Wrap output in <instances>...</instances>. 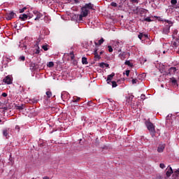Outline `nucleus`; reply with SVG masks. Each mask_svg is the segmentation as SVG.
<instances>
[{
    "instance_id": "ea45409f",
    "label": "nucleus",
    "mask_w": 179,
    "mask_h": 179,
    "mask_svg": "<svg viewBox=\"0 0 179 179\" xmlns=\"http://www.w3.org/2000/svg\"><path fill=\"white\" fill-rule=\"evenodd\" d=\"M129 72H130L129 70H127V71H126V73H126V76H129Z\"/></svg>"
},
{
    "instance_id": "dca6fc26",
    "label": "nucleus",
    "mask_w": 179,
    "mask_h": 179,
    "mask_svg": "<svg viewBox=\"0 0 179 179\" xmlns=\"http://www.w3.org/2000/svg\"><path fill=\"white\" fill-rule=\"evenodd\" d=\"M170 82H171L172 85L176 86L177 85V80H176L174 78H170Z\"/></svg>"
},
{
    "instance_id": "c85d7f7f",
    "label": "nucleus",
    "mask_w": 179,
    "mask_h": 179,
    "mask_svg": "<svg viewBox=\"0 0 179 179\" xmlns=\"http://www.w3.org/2000/svg\"><path fill=\"white\" fill-rule=\"evenodd\" d=\"M138 38H139L140 40H142V37H143V34L140 33L139 35L138 36Z\"/></svg>"
},
{
    "instance_id": "f3484780",
    "label": "nucleus",
    "mask_w": 179,
    "mask_h": 179,
    "mask_svg": "<svg viewBox=\"0 0 179 179\" xmlns=\"http://www.w3.org/2000/svg\"><path fill=\"white\" fill-rule=\"evenodd\" d=\"M8 129H4L3 130V136H6V138L8 137Z\"/></svg>"
},
{
    "instance_id": "20e7f679",
    "label": "nucleus",
    "mask_w": 179,
    "mask_h": 179,
    "mask_svg": "<svg viewBox=\"0 0 179 179\" xmlns=\"http://www.w3.org/2000/svg\"><path fill=\"white\" fill-rule=\"evenodd\" d=\"M113 48L118 52H121V43L120 42H115L113 43Z\"/></svg>"
},
{
    "instance_id": "0eeeda50",
    "label": "nucleus",
    "mask_w": 179,
    "mask_h": 179,
    "mask_svg": "<svg viewBox=\"0 0 179 179\" xmlns=\"http://www.w3.org/2000/svg\"><path fill=\"white\" fill-rule=\"evenodd\" d=\"M34 15H35V16H36L35 17V20H39V19H41V17H43V14H41L38 11H34Z\"/></svg>"
},
{
    "instance_id": "2f4dec72",
    "label": "nucleus",
    "mask_w": 179,
    "mask_h": 179,
    "mask_svg": "<svg viewBox=\"0 0 179 179\" xmlns=\"http://www.w3.org/2000/svg\"><path fill=\"white\" fill-rule=\"evenodd\" d=\"M24 10H26V7H24L23 8L20 10V13H23V12H24Z\"/></svg>"
},
{
    "instance_id": "c9c22d12",
    "label": "nucleus",
    "mask_w": 179,
    "mask_h": 179,
    "mask_svg": "<svg viewBox=\"0 0 179 179\" xmlns=\"http://www.w3.org/2000/svg\"><path fill=\"white\" fill-rule=\"evenodd\" d=\"M159 167H160L161 169H164V168L166 167V166L164 165V164H159Z\"/></svg>"
},
{
    "instance_id": "4468645a",
    "label": "nucleus",
    "mask_w": 179,
    "mask_h": 179,
    "mask_svg": "<svg viewBox=\"0 0 179 179\" xmlns=\"http://www.w3.org/2000/svg\"><path fill=\"white\" fill-rule=\"evenodd\" d=\"M82 64H83V65H87L88 62H87V58L83 57L82 58Z\"/></svg>"
},
{
    "instance_id": "4be33fe9",
    "label": "nucleus",
    "mask_w": 179,
    "mask_h": 179,
    "mask_svg": "<svg viewBox=\"0 0 179 179\" xmlns=\"http://www.w3.org/2000/svg\"><path fill=\"white\" fill-rule=\"evenodd\" d=\"M65 94H68L66 92H63L61 94V99L62 100H64V99H65Z\"/></svg>"
},
{
    "instance_id": "6e6552de",
    "label": "nucleus",
    "mask_w": 179,
    "mask_h": 179,
    "mask_svg": "<svg viewBox=\"0 0 179 179\" xmlns=\"http://www.w3.org/2000/svg\"><path fill=\"white\" fill-rule=\"evenodd\" d=\"M114 76H115V73H112L111 74L108 76L106 82L108 85H110V83H111V80H113V78H114Z\"/></svg>"
},
{
    "instance_id": "8fccbe9b",
    "label": "nucleus",
    "mask_w": 179,
    "mask_h": 179,
    "mask_svg": "<svg viewBox=\"0 0 179 179\" xmlns=\"http://www.w3.org/2000/svg\"><path fill=\"white\" fill-rule=\"evenodd\" d=\"M143 36H145V38H148V34H143Z\"/></svg>"
},
{
    "instance_id": "9d476101",
    "label": "nucleus",
    "mask_w": 179,
    "mask_h": 179,
    "mask_svg": "<svg viewBox=\"0 0 179 179\" xmlns=\"http://www.w3.org/2000/svg\"><path fill=\"white\" fill-rule=\"evenodd\" d=\"M164 148H166V145L164 144L159 145L157 148V152H159V153L163 152V150H164Z\"/></svg>"
},
{
    "instance_id": "9b49d317",
    "label": "nucleus",
    "mask_w": 179,
    "mask_h": 179,
    "mask_svg": "<svg viewBox=\"0 0 179 179\" xmlns=\"http://www.w3.org/2000/svg\"><path fill=\"white\" fill-rule=\"evenodd\" d=\"M83 8H85L89 11L90 9H93V4L92 3H86Z\"/></svg>"
},
{
    "instance_id": "c03bdc74",
    "label": "nucleus",
    "mask_w": 179,
    "mask_h": 179,
    "mask_svg": "<svg viewBox=\"0 0 179 179\" xmlns=\"http://www.w3.org/2000/svg\"><path fill=\"white\" fill-rule=\"evenodd\" d=\"M131 2H134V3H138V0H131Z\"/></svg>"
},
{
    "instance_id": "a211bd4d",
    "label": "nucleus",
    "mask_w": 179,
    "mask_h": 179,
    "mask_svg": "<svg viewBox=\"0 0 179 179\" xmlns=\"http://www.w3.org/2000/svg\"><path fill=\"white\" fill-rule=\"evenodd\" d=\"M119 57L120 58V59H125V52L120 53L119 55Z\"/></svg>"
},
{
    "instance_id": "412c9836",
    "label": "nucleus",
    "mask_w": 179,
    "mask_h": 179,
    "mask_svg": "<svg viewBox=\"0 0 179 179\" xmlns=\"http://www.w3.org/2000/svg\"><path fill=\"white\" fill-rule=\"evenodd\" d=\"M110 83L112 84V87H117V86H118V85L117 84V82L115 81H110Z\"/></svg>"
},
{
    "instance_id": "b1692460",
    "label": "nucleus",
    "mask_w": 179,
    "mask_h": 179,
    "mask_svg": "<svg viewBox=\"0 0 179 179\" xmlns=\"http://www.w3.org/2000/svg\"><path fill=\"white\" fill-rule=\"evenodd\" d=\"M124 64L128 65V66H132V63H131V62H129V61H126L124 62Z\"/></svg>"
},
{
    "instance_id": "3c124183",
    "label": "nucleus",
    "mask_w": 179,
    "mask_h": 179,
    "mask_svg": "<svg viewBox=\"0 0 179 179\" xmlns=\"http://www.w3.org/2000/svg\"><path fill=\"white\" fill-rule=\"evenodd\" d=\"M176 173H177V174H178V173H179V169H178L176 170Z\"/></svg>"
},
{
    "instance_id": "37998d69",
    "label": "nucleus",
    "mask_w": 179,
    "mask_h": 179,
    "mask_svg": "<svg viewBox=\"0 0 179 179\" xmlns=\"http://www.w3.org/2000/svg\"><path fill=\"white\" fill-rule=\"evenodd\" d=\"M141 99L142 100H145V94H141Z\"/></svg>"
},
{
    "instance_id": "a878e982",
    "label": "nucleus",
    "mask_w": 179,
    "mask_h": 179,
    "mask_svg": "<svg viewBox=\"0 0 179 179\" xmlns=\"http://www.w3.org/2000/svg\"><path fill=\"white\" fill-rule=\"evenodd\" d=\"M171 5H176L177 4V0H171Z\"/></svg>"
},
{
    "instance_id": "6ab92c4d",
    "label": "nucleus",
    "mask_w": 179,
    "mask_h": 179,
    "mask_svg": "<svg viewBox=\"0 0 179 179\" xmlns=\"http://www.w3.org/2000/svg\"><path fill=\"white\" fill-rule=\"evenodd\" d=\"M46 96H48V99H50V97L52 96V92H51V91H47Z\"/></svg>"
},
{
    "instance_id": "09e8293b",
    "label": "nucleus",
    "mask_w": 179,
    "mask_h": 179,
    "mask_svg": "<svg viewBox=\"0 0 179 179\" xmlns=\"http://www.w3.org/2000/svg\"><path fill=\"white\" fill-rule=\"evenodd\" d=\"M43 179H50V178L48 176H45L43 178Z\"/></svg>"
},
{
    "instance_id": "5fc2aeb1",
    "label": "nucleus",
    "mask_w": 179,
    "mask_h": 179,
    "mask_svg": "<svg viewBox=\"0 0 179 179\" xmlns=\"http://www.w3.org/2000/svg\"><path fill=\"white\" fill-rule=\"evenodd\" d=\"M73 1L76 2V3L78 2V0H73Z\"/></svg>"
},
{
    "instance_id": "58836bf2",
    "label": "nucleus",
    "mask_w": 179,
    "mask_h": 179,
    "mask_svg": "<svg viewBox=\"0 0 179 179\" xmlns=\"http://www.w3.org/2000/svg\"><path fill=\"white\" fill-rule=\"evenodd\" d=\"M170 118H171V115H168L166 116V121H169V120H170Z\"/></svg>"
},
{
    "instance_id": "1a4fd4ad",
    "label": "nucleus",
    "mask_w": 179,
    "mask_h": 179,
    "mask_svg": "<svg viewBox=\"0 0 179 179\" xmlns=\"http://www.w3.org/2000/svg\"><path fill=\"white\" fill-rule=\"evenodd\" d=\"M171 25H166L165 28L163 29V34H169L170 33V27Z\"/></svg>"
},
{
    "instance_id": "13d9d810",
    "label": "nucleus",
    "mask_w": 179,
    "mask_h": 179,
    "mask_svg": "<svg viewBox=\"0 0 179 179\" xmlns=\"http://www.w3.org/2000/svg\"><path fill=\"white\" fill-rule=\"evenodd\" d=\"M2 120H0V122H1Z\"/></svg>"
},
{
    "instance_id": "603ef678",
    "label": "nucleus",
    "mask_w": 179,
    "mask_h": 179,
    "mask_svg": "<svg viewBox=\"0 0 179 179\" xmlns=\"http://www.w3.org/2000/svg\"><path fill=\"white\" fill-rule=\"evenodd\" d=\"M73 58H75V56L72 55V56L71 57V59H73Z\"/></svg>"
},
{
    "instance_id": "de8ad7c7",
    "label": "nucleus",
    "mask_w": 179,
    "mask_h": 179,
    "mask_svg": "<svg viewBox=\"0 0 179 179\" xmlns=\"http://www.w3.org/2000/svg\"><path fill=\"white\" fill-rule=\"evenodd\" d=\"M15 129H18V131L20 129V128L19 127V126H15Z\"/></svg>"
},
{
    "instance_id": "7ed1b4c3",
    "label": "nucleus",
    "mask_w": 179,
    "mask_h": 179,
    "mask_svg": "<svg viewBox=\"0 0 179 179\" xmlns=\"http://www.w3.org/2000/svg\"><path fill=\"white\" fill-rule=\"evenodd\" d=\"M3 82L6 83V85H12V83H13V77L8 75L3 79Z\"/></svg>"
},
{
    "instance_id": "79ce46f5",
    "label": "nucleus",
    "mask_w": 179,
    "mask_h": 179,
    "mask_svg": "<svg viewBox=\"0 0 179 179\" xmlns=\"http://www.w3.org/2000/svg\"><path fill=\"white\" fill-rule=\"evenodd\" d=\"M2 96H3V97H7L8 94L3 92V93L2 94Z\"/></svg>"
},
{
    "instance_id": "f257e3e1",
    "label": "nucleus",
    "mask_w": 179,
    "mask_h": 179,
    "mask_svg": "<svg viewBox=\"0 0 179 179\" xmlns=\"http://www.w3.org/2000/svg\"><path fill=\"white\" fill-rule=\"evenodd\" d=\"M87 15H89V10L85 7H83L81 8V13H80V15H79L78 20L80 21L83 20V17H86Z\"/></svg>"
},
{
    "instance_id": "c756f323",
    "label": "nucleus",
    "mask_w": 179,
    "mask_h": 179,
    "mask_svg": "<svg viewBox=\"0 0 179 179\" xmlns=\"http://www.w3.org/2000/svg\"><path fill=\"white\" fill-rule=\"evenodd\" d=\"M104 65H106V63H104V62H101V63L99 64V66L101 68H104Z\"/></svg>"
},
{
    "instance_id": "393cba45",
    "label": "nucleus",
    "mask_w": 179,
    "mask_h": 179,
    "mask_svg": "<svg viewBox=\"0 0 179 179\" xmlns=\"http://www.w3.org/2000/svg\"><path fill=\"white\" fill-rule=\"evenodd\" d=\"M165 22H166V23H168L167 26H173V22L169 20H165Z\"/></svg>"
},
{
    "instance_id": "bb28decb",
    "label": "nucleus",
    "mask_w": 179,
    "mask_h": 179,
    "mask_svg": "<svg viewBox=\"0 0 179 179\" xmlns=\"http://www.w3.org/2000/svg\"><path fill=\"white\" fill-rule=\"evenodd\" d=\"M145 22H152V20H150V17H148L144 19Z\"/></svg>"
},
{
    "instance_id": "f03ea898",
    "label": "nucleus",
    "mask_w": 179,
    "mask_h": 179,
    "mask_svg": "<svg viewBox=\"0 0 179 179\" xmlns=\"http://www.w3.org/2000/svg\"><path fill=\"white\" fill-rule=\"evenodd\" d=\"M146 127L148 131L150 132L152 136H153L156 132V130H155V126L152 124V122H148L146 123Z\"/></svg>"
},
{
    "instance_id": "39448f33",
    "label": "nucleus",
    "mask_w": 179,
    "mask_h": 179,
    "mask_svg": "<svg viewBox=\"0 0 179 179\" xmlns=\"http://www.w3.org/2000/svg\"><path fill=\"white\" fill-rule=\"evenodd\" d=\"M15 15L16 14H15V13H13V12L8 13L6 14V19L7 20H12V19H13V17H15Z\"/></svg>"
},
{
    "instance_id": "6e6d98bb",
    "label": "nucleus",
    "mask_w": 179,
    "mask_h": 179,
    "mask_svg": "<svg viewBox=\"0 0 179 179\" xmlns=\"http://www.w3.org/2000/svg\"><path fill=\"white\" fill-rule=\"evenodd\" d=\"M103 51H101L100 52V55H101V54H103Z\"/></svg>"
},
{
    "instance_id": "bf43d9fd",
    "label": "nucleus",
    "mask_w": 179,
    "mask_h": 179,
    "mask_svg": "<svg viewBox=\"0 0 179 179\" xmlns=\"http://www.w3.org/2000/svg\"><path fill=\"white\" fill-rule=\"evenodd\" d=\"M106 1H108V0H106Z\"/></svg>"
},
{
    "instance_id": "a18cd8bd",
    "label": "nucleus",
    "mask_w": 179,
    "mask_h": 179,
    "mask_svg": "<svg viewBox=\"0 0 179 179\" xmlns=\"http://www.w3.org/2000/svg\"><path fill=\"white\" fill-rule=\"evenodd\" d=\"M173 47H177V43L174 42V43H173Z\"/></svg>"
},
{
    "instance_id": "72a5a7b5",
    "label": "nucleus",
    "mask_w": 179,
    "mask_h": 179,
    "mask_svg": "<svg viewBox=\"0 0 179 179\" xmlns=\"http://www.w3.org/2000/svg\"><path fill=\"white\" fill-rule=\"evenodd\" d=\"M131 82H132V84H133V85H135V83H138V80H137V79H133V80H131Z\"/></svg>"
},
{
    "instance_id": "423d86ee",
    "label": "nucleus",
    "mask_w": 179,
    "mask_h": 179,
    "mask_svg": "<svg viewBox=\"0 0 179 179\" xmlns=\"http://www.w3.org/2000/svg\"><path fill=\"white\" fill-rule=\"evenodd\" d=\"M171 174H173V169H171V166H168L166 173V178H169Z\"/></svg>"
},
{
    "instance_id": "ddd939ff",
    "label": "nucleus",
    "mask_w": 179,
    "mask_h": 179,
    "mask_svg": "<svg viewBox=\"0 0 179 179\" xmlns=\"http://www.w3.org/2000/svg\"><path fill=\"white\" fill-rule=\"evenodd\" d=\"M20 19H21V20H23V21L26 20L27 19V15L26 14L20 15Z\"/></svg>"
},
{
    "instance_id": "f8f14e48",
    "label": "nucleus",
    "mask_w": 179,
    "mask_h": 179,
    "mask_svg": "<svg viewBox=\"0 0 179 179\" xmlns=\"http://www.w3.org/2000/svg\"><path fill=\"white\" fill-rule=\"evenodd\" d=\"M177 72V69L176 67H171L169 69V73H176Z\"/></svg>"
},
{
    "instance_id": "f704fd0d",
    "label": "nucleus",
    "mask_w": 179,
    "mask_h": 179,
    "mask_svg": "<svg viewBox=\"0 0 179 179\" xmlns=\"http://www.w3.org/2000/svg\"><path fill=\"white\" fill-rule=\"evenodd\" d=\"M24 59H25L24 56H21V57H20V58H19V60H20V61H24Z\"/></svg>"
},
{
    "instance_id": "4c0bfd02",
    "label": "nucleus",
    "mask_w": 179,
    "mask_h": 179,
    "mask_svg": "<svg viewBox=\"0 0 179 179\" xmlns=\"http://www.w3.org/2000/svg\"><path fill=\"white\" fill-rule=\"evenodd\" d=\"M79 100H80V98H77L76 99H73V102L77 103V101H79Z\"/></svg>"
},
{
    "instance_id": "aec40b11",
    "label": "nucleus",
    "mask_w": 179,
    "mask_h": 179,
    "mask_svg": "<svg viewBox=\"0 0 179 179\" xmlns=\"http://www.w3.org/2000/svg\"><path fill=\"white\" fill-rule=\"evenodd\" d=\"M47 66H48V68H52V66H54V62H50L48 63Z\"/></svg>"
},
{
    "instance_id": "7c9ffc66",
    "label": "nucleus",
    "mask_w": 179,
    "mask_h": 179,
    "mask_svg": "<svg viewBox=\"0 0 179 179\" xmlns=\"http://www.w3.org/2000/svg\"><path fill=\"white\" fill-rule=\"evenodd\" d=\"M110 5H111V6H113L114 8H116V6H117V3H115V2H112V3H110Z\"/></svg>"
},
{
    "instance_id": "a19ab883",
    "label": "nucleus",
    "mask_w": 179,
    "mask_h": 179,
    "mask_svg": "<svg viewBox=\"0 0 179 179\" xmlns=\"http://www.w3.org/2000/svg\"><path fill=\"white\" fill-rule=\"evenodd\" d=\"M99 53L97 52V49H95L94 51V55H98Z\"/></svg>"
},
{
    "instance_id": "864d4df0",
    "label": "nucleus",
    "mask_w": 179,
    "mask_h": 179,
    "mask_svg": "<svg viewBox=\"0 0 179 179\" xmlns=\"http://www.w3.org/2000/svg\"><path fill=\"white\" fill-rule=\"evenodd\" d=\"M37 99H34V103H37Z\"/></svg>"
},
{
    "instance_id": "49530a36",
    "label": "nucleus",
    "mask_w": 179,
    "mask_h": 179,
    "mask_svg": "<svg viewBox=\"0 0 179 179\" xmlns=\"http://www.w3.org/2000/svg\"><path fill=\"white\" fill-rule=\"evenodd\" d=\"M104 66H106V68H108L109 65H108V64H106V63H105Z\"/></svg>"
},
{
    "instance_id": "2eb2a0df",
    "label": "nucleus",
    "mask_w": 179,
    "mask_h": 179,
    "mask_svg": "<svg viewBox=\"0 0 179 179\" xmlns=\"http://www.w3.org/2000/svg\"><path fill=\"white\" fill-rule=\"evenodd\" d=\"M104 43V38H101L99 41V43H95V45H101Z\"/></svg>"
},
{
    "instance_id": "5701e85b",
    "label": "nucleus",
    "mask_w": 179,
    "mask_h": 179,
    "mask_svg": "<svg viewBox=\"0 0 179 179\" xmlns=\"http://www.w3.org/2000/svg\"><path fill=\"white\" fill-rule=\"evenodd\" d=\"M43 50H44V51H48V45H44L42 46Z\"/></svg>"
},
{
    "instance_id": "473e14b6",
    "label": "nucleus",
    "mask_w": 179,
    "mask_h": 179,
    "mask_svg": "<svg viewBox=\"0 0 179 179\" xmlns=\"http://www.w3.org/2000/svg\"><path fill=\"white\" fill-rule=\"evenodd\" d=\"M94 58H95V59H100V55H99V54L98 55H94Z\"/></svg>"
},
{
    "instance_id": "e433bc0d",
    "label": "nucleus",
    "mask_w": 179,
    "mask_h": 179,
    "mask_svg": "<svg viewBox=\"0 0 179 179\" xmlns=\"http://www.w3.org/2000/svg\"><path fill=\"white\" fill-rule=\"evenodd\" d=\"M35 54H40V48L39 47H38V49L35 52Z\"/></svg>"
},
{
    "instance_id": "cd10ccee",
    "label": "nucleus",
    "mask_w": 179,
    "mask_h": 179,
    "mask_svg": "<svg viewBox=\"0 0 179 179\" xmlns=\"http://www.w3.org/2000/svg\"><path fill=\"white\" fill-rule=\"evenodd\" d=\"M108 51H109L110 52H113V47H111V45H108Z\"/></svg>"
},
{
    "instance_id": "4d7b16f0",
    "label": "nucleus",
    "mask_w": 179,
    "mask_h": 179,
    "mask_svg": "<svg viewBox=\"0 0 179 179\" xmlns=\"http://www.w3.org/2000/svg\"><path fill=\"white\" fill-rule=\"evenodd\" d=\"M70 55H73V52H71Z\"/></svg>"
}]
</instances>
